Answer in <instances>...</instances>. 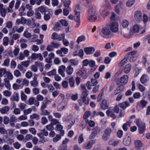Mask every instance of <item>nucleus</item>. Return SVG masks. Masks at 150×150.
Segmentation results:
<instances>
[{
	"label": "nucleus",
	"instance_id": "8fccbe9b",
	"mask_svg": "<svg viewBox=\"0 0 150 150\" xmlns=\"http://www.w3.org/2000/svg\"><path fill=\"white\" fill-rule=\"evenodd\" d=\"M80 71L81 72V75L83 76L84 79H86L87 77L86 72L84 70H81Z\"/></svg>",
	"mask_w": 150,
	"mask_h": 150
},
{
	"label": "nucleus",
	"instance_id": "9b49d317",
	"mask_svg": "<svg viewBox=\"0 0 150 150\" xmlns=\"http://www.w3.org/2000/svg\"><path fill=\"white\" fill-rule=\"evenodd\" d=\"M84 52L87 54H92L95 51V49L93 47H85L84 49Z\"/></svg>",
	"mask_w": 150,
	"mask_h": 150
},
{
	"label": "nucleus",
	"instance_id": "052dcab7",
	"mask_svg": "<svg viewBox=\"0 0 150 150\" xmlns=\"http://www.w3.org/2000/svg\"><path fill=\"white\" fill-rule=\"evenodd\" d=\"M46 50L48 51L51 52L54 49L52 45L50 44V45H49L47 46Z\"/></svg>",
	"mask_w": 150,
	"mask_h": 150
},
{
	"label": "nucleus",
	"instance_id": "20e7f679",
	"mask_svg": "<svg viewBox=\"0 0 150 150\" xmlns=\"http://www.w3.org/2000/svg\"><path fill=\"white\" fill-rule=\"evenodd\" d=\"M111 131V129L108 127L105 130L102 136V139L104 140L107 141L109 139Z\"/></svg>",
	"mask_w": 150,
	"mask_h": 150
},
{
	"label": "nucleus",
	"instance_id": "9d476101",
	"mask_svg": "<svg viewBox=\"0 0 150 150\" xmlns=\"http://www.w3.org/2000/svg\"><path fill=\"white\" fill-rule=\"evenodd\" d=\"M95 141L94 140L89 141L87 143L84 144L83 148L86 149H90L92 147L93 145L95 144Z\"/></svg>",
	"mask_w": 150,
	"mask_h": 150
},
{
	"label": "nucleus",
	"instance_id": "f704fd0d",
	"mask_svg": "<svg viewBox=\"0 0 150 150\" xmlns=\"http://www.w3.org/2000/svg\"><path fill=\"white\" fill-rule=\"evenodd\" d=\"M91 113L89 111H86L83 116V119H86L88 118L90 115Z\"/></svg>",
	"mask_w": 150,
	"mask_h": 150
},
{
	"label": "nucleus",
	"instance_id": "7c9ffc66",
	"mask_svg": "<svg viewBox=\"0 0 150 150\" xmlns=\"http://www.w3.org/2000/svg\"><path fill=\"white\" fill-rule=\"evenodd\" d=\"M88 94V92L87 90H86L85 91H83L81 95V98H86Z\"/></svg>",
	"mask_w": 150,
	"mask_h": 150
},
{
	"label": "nucleus",
	"instance_id": "b1692460",
	"mask_svg": "<svg viewBox=\"0 0 150 150\" xmlns=\"http://www.w3.org/2000/svg\"><path fill=\"white\" fill-rule=\"evenodd\" d=\"M66 71L68 75H70L72 74L73 71V69L70 65L66 68Z\"/></svg>",
	"mask_w": 150,
	"mask_h": 150
},
{
	"label": "nucleus",
	"instance_id": "4468645a",
	"mask_svg": "<svg viewBox=\"0 0 150 150\" xmlns=\"http://www.w3.org/2000/svg\"><path fill=\"white\" fill-rule=\"evenodd\" d=\"M124 87L122 85H120L115 90L114 93V95L115 96L122 92L124 91Z\"/></svg>",
	"mask_w": 150,
	"mask_h": 150
},
{
	"label": "nucleus",
	"instance_id": "7ed1b4c3",
	"mask_svg": "<svg viewBox=\"0 0 150 150\" xmlns=\"http://www.w3.org/2000/svg\"><path fill=\"white\" fill-rule=\"evenodd\" d=\"M128 77L127 75H124L121 77L120 79L116 78L115 80L116 81L117 84L119 85L120 83L125 84L127 82Z\"/></svg>",
	"mask_w": 150,
	"mask_h": 150
},
{
	"label": "nucleus",
	"instance_id": "3c124183",
	"mask_svg": "<svg viewBox=\"0 0 150 150\" xmlns=\"http://www.w3.org/2000/svg\"><path fill=\"white\" fill-rule=\"evenodd\" d=\"M82 101L86 105H87L89 103L88 98H81Z\"/></svg>",
	"mask_w": 150,
	"mask_h": 150
},
{
	"label": "nucleus",
	"instance_id": "6e6d98bb",
	"mask_svg": "<svg viewBox=\"0 0 150 150\" xmlns=\"http://www.w3.org/2000/svg\"><path fill=\"white\" fill-rule=\"evenodd\" d=\"M9 122V120L8 117L5 116L4 118V122L5 125H7L8 123Z\"/></svg>",
	"mask_w": 150,
	"mask_h": 150
},
{
	"label": "nucleus",
	"instance_id": "774afa93",
	"mask_svg": "<svg viewBox=\"0 0 150 150\" xmlns=\"http://www.w3.org/2000/svg\"><path fill=\"white\" fill-rule=\"evenodd\" d=\"M42 123L43 125H45L47 122L48 121L47 119L45 117H43L42 118Z\"/></svg>",
	"mask_w": 150,
	"mask_h": 150
},
{
	"label": "nucleus",
	"instance_id": "a878e982",
	"mask_svg": "<svg viewBox=\"0 0 150 150\" xmlns=\"http://www.w3.org/2000/svg\"><path fill=\"white\" fill-rule=\"evenodd\" d=\"M147 78L148 76L146 75L145 74L143 75L140 79L141 82L142 83L144 84L147 81Z\"/></svg>",
	"mask_w": 150,
	"mask_h": 150
},
{
	"label": "nucleus",
	"instance_id": "5fc2aeb1",
	"mask_svg": "<svg viewBox=\"0 0 150 150\" xmlns=\"http://www.w3.org/2000/svg\"><path fill=\"white\" fill-rule=\"evenodd\" d=\"M127 62V61L125 60V59H123L120 62L119 64V65L120 67H122L125 65Z\"/></svg>",
	"mask_w": 150,
	"mask_h": 150
},
{
	"label": "nucleus",
	"instance_id": "09e8293b",
	"mask_svg": "<svg viewBox=\"0 0 150 150\" xmlns=\"http://www.w3.org/2000/svg\"><path fill=\"white\" fill-rule=\"evenodd\" d=\"M46 128L47 130L49 131L53 130L54 129L53 125L51 123L50 125H48L46 126Z\"/></svg>",
	"mask_w": 150,
	"mask_h": 150
},
{
	"label": "nucleus",
	"instance_id": "69168bd1",
	"mask_svg": "<svg viewBox=\"0 0 150 150\" xmlns=\"http://www.w3.org/2000/svg\"><path fill=\"white\" fill-rule=\"evenodd\" d=\"M109 12L107 11H104L102 13V15L104 18L107 16Z\"/></svg>",
	"mask_w": 150,
	"mask_h": 150
},
{
	"label": "nucleus",
	"instance_id": "6ab92c4d",
	"mask_svg": "<svg viewBox=\"0 0 150 150\" xmlns=\"http://www.w3.org/2000/svg\"><path fill=\"white\" fill-rule=\"evenodd\" d=\"M122 3L120 2L118 4H117L115 7V11L118 14H119L120 9H122Z\"/></svg>",
	"mask_w": 150,
	"mask_h": 150
},
{
	"label": "nucleus",
	"instance_id": "ddd939ff",
	"mask_svg": "<svg viewBox=\"0 0 150 150\" xmlns=\"http://www.w3.org/2000/svg\"><path fill=\"white\" fill-rule=\"evenodd\" d=\"M52 12L50 10L48 11L47 12L45 13L44 16V20L46 21H48L52 16Z\"/></svg>",
	"mask_w": 150,
	"mask_h": 150
},
{
	"label": "nucleus",
	"instance_id": "ea45409f",
	"mask_svg": "<svg viewBox=\"0 0 150 150\" xmlns=\"http://www.w3.org/2000/svg\"><path fill=\"white\" fill-rule=\"evenodd\" d=\"M3 44L4 46H7L8 44V42L9 39L8 38L6 37H5L3 39Z\"/></svg>",
	"mask_w": 150,
	"mask_h": 150
},
{
	"label": "nucleus",
	"instance_id": "58836bf2",
	"mask_svg": "<svg viewBox=\"0 0 150 150\" xmlns=\"http://www.w3.org/2000/svg\"><path fill=\"white\" fill-rule=\"evenodd\" d=\"M61 138V136L59 135H57L56 137L53 139V141L54 142H56Z\"/></svg>",
	"mask_w": 150,
	"mask_h": 150
},
{
	"label": "nucleus",
	"instance_id": "680f3d73",
	"mask_svg": "<svg viewBox=\"0 0 150 150\" xmlns=\"http://www.w3.org/2000/svg\"><path fill=\"white\" fill-rule=\"evenodd\" d=\"M35 18L38 19H40L41 18V14L38 12H36L35 13Z\"/></svg>",
	"mask_w": 150,
	"mask_h": 150
},
{
	"label": "nucleus",
	"instance_id": "4c0bfd02",
	"mask_svg": "<svg viewBox=\"0 0 150 150\" xmlns=\"http://www.w3.org/2000/svg\"><path fill=\"white\" fill-rule=\"evenodd\" d=\"M93 132L95 133L96 134H97L99 133L100 131V129L99 127H96L93 129Z\"/></svg>",
	"mask_w": 150,
	"mask_h": 150
},
{
	"label": "nucleus",
	"instance_id": "5701e85b",
	"mask_svg": "<svg viewBox=\"0 0 150 150\" xmlns=\"http://www.w3.org/2000/svg\"><path fill=\"white\" fill-rule=\"evenodd\" d=\"M131 66L130 64H127L125 67L124 70V72L125 74L128 73L131 70Z\"/></svg>",
	"mask_w": 150,
	"mask_h": 150
},
{
	"label": "nucleus",
	"instance_id": "bf43d9fd",
	"mask_svg": "<svg viewBox=\"0 0 150 150\" xmlns=\"http://www.w3.org/2000/svg\"><path fill=\"white\" fill-rule=\"evenodd\" d=\"M56 73V70L53 69L52 71L47 73V74L49 76L54 75Z\"/></svg>",
	"mask_w": 150,
	"mask_h": 150
},
{
	"label": "nucleus",
	"instance_id": "aec40b11",
	"mask_svg": "<svg viewBox=\"0 0 150 150\" xmlns=\"http://www.w3.org/2000/svg\"><path fill=\"white\" fill-rule=\"evenodd\" d=\"M38 10L42 13L44 14L46 12H47L48 11L50 10L44 6H42L39 7Z\"/></svg>",
	"mask_w": 150,
	"mask_h": 150
},
{
	"label": "nucleus",
	"instance_id": "603ef678",
	"mask_svg": "<svg viewBox=\"0 0 150 150\" xmlns=\"http://www.w3.org/2000/svg\"><path fill=\"white\" fill-rule=\"evenodd\" d=\"M32 111V109L31 108H29L28 109L24 110V114L25 115H27L28 114L30 113Z\"/></svg>",
	"mask_w": 150,
	"mask_h": 150
},
{
	"label": "nucleus",
	"instance_id": "4d7b16f0",
	"mask_svg": "<svg viewBox=\"0 0 150 150\" xmlns=\"http://www.w3.org/2000/svg\"><path fill=\"white\" fill-rule=\"evenodd\" d=\"M67 145H61L59 147L58 150H67Z\"/></svg>",
	"mask_w": 150,
	"mask_h": 150
},
{
	"label": "nucleus",
	"instance_id": "338daca9",
	"mask_svg": "<svg viewBox=\"0 0 150 150\" xmlns=\"http://www.w3.org/2000/svg\"><path fill=\"white\" fill-rule=\"evenodd\" d=\"M32 136L30 134H27L25 136V139L26 141H28L29 140L32 139Z\"/></svg>",
	"mask_w": 150,
	"mask_h": 150
},
{
	"label": "nucleus",
	"instance_id": "79ce46f5",
	"mask_svg": "<svg viewBox=\"0 0 150 150\" xmlns=\"http://www.w3.org/2000/svg\"><path fill=\"white\" fill-rule=\"evenodd\" d=\"M69 62L72 65H76L78 64V62L75 60V59H72L70 60L69 61Z\"/></svg>",
	"mask_w": 150,
	"mask_h": 150
},
{
	"label": "nucleus",
	"instance_id": "c9c22d12",
	"mask_svg": "<svg viewBox=\"0 0 150 150\" xmlns=\"http://www.w3.org/2000/svg\"><path fill=\"white\" fill-rule=\"evenodd\" d=\"M128 22L127 20H124L122 21V25L123 27L126 28L128 26Z\"/></svg>",
	"mask_w": 150,
	"mask_h": 150
},
{
	"label": "nucleus",
	"instance_id": "f03ea898",
	"mask_svg": "<svg viewBox=\"0 0 150 150\" xmlns=\"http://www.w3.org/2000/svg\"><path fill=\"white\" fill-rule=\"evenodd\" d=\"M137 125L138 128L139 132L140 134H143L145 130V124L144 123L140 121L139 120H137Z\"/></svg>",
	"mask_w": 150,
	"mask_h": 150
},
{
	"label": "nucleus",
	"instance_id": "72a5a7b5",
	"mask_svg": "<svg viewBox=\"0 0 150 150\" xmlns=\"http://www.w3.org/2000/svg\"><path fill=\"white\" fill-rule=\"evenodd\" d=\"M60 35H58L56 33H52L51 38L53 40H57L59 38V37Z\"/></svg>",
	"mask_w": 150,
	"mask_h": 150
},
{
	"label": "nucleus",
	"instance_id": "13d9d810",
	"mask_svg": "<svg viewBox=\"0 0 150 150\" xmlns=\"http://www.w3.org/2000/svg\"><path fill=\"white\" fill-rule=\"evenodd\" d=\"M23 35L24 37L27 38H29L31 36L30 33L28 32L27 31L24 32Z\"/></svg>",
	"mask_w": 150,
	"mask_h": 150
},
{
	"label": "nucleus",
	"instance_id": "c85d7f7f",
	"mask_svg": "<svg viewBox=\"0 0 150 150\" xmlns=\"http://www.w3.org/2000/svg\"><path fill=\"white\" fill-rule=\"evenodd\" d=\"M85 39L86 38L84 36L81 35L78 38L76 42L78 44H79L80 42L84 41Z\"/></svg>",
	"mask_w": 150,
	"mask_h": 150
},
{
	"label": "nucleus",
	"instance_id": "1a4fd4ad",
	"mask_svg": "<svg viewBox=\"0 0 150 150\" xmlns=\"http://www.w3.org/2000/svg\"><path fill=\"white\" fill-rule=\"evenodd\" d=\"M91 85H90V81H88L86 84V86H87L88 89L89 90H90L91 89V86H96L98 83V82L97 80L93 79H91Z\"/></svg>",
	"mask_w": 150,
	"mask_h": 150
},
{
	"label": "nucleus",
	"instance_id": "0e129e2a",
	"mask_svg": "<svg viewBox=\"0 0 150 150\" xmlns=\"http://www.w3.org/2000/svg\"><path fill=\"white\" fill-rule=\"evenodd\" d=\"M32 142L34 144L36 145L37 144L38 140L37 138L34 137L32 138Z\"/></svg>",
	"mask_w": 150,
	"mask_h": 150
},
{
	"label": "nucleus",
	"instance_id": "dca6fc26",
	"mask_svg": "<svg viewBox=\"0 0 150 150\" xmlns=\"http://www.w3.org/2000/svg\"><path fill=\"white\" fill-rule=\"evenodd\" d=\"M130 104L127 101H125L119 104V106L120 107L124 110L126 108L129 106Z\"/></svg>",
	"mask_w": 150,
	"mask_h": 150
},
{
	"label": "nucleus",
	"instance_id": "0eeeda50",
	"mask_svg": "<svg viewBox=\"0 0 150 150\" xmlns=\"http://www.w3.org/2000/svg\"><path fill=\"white\" fill-rule=\"evenodd\" d=\"M134 18L135 21L138 23H140L142 19V13L139 11H136L134 14Z\"/></svg>",
	"mask_w": 150,
	"mask_h": 150
},
{
	"label": "nucleus",
	"instance_id": "a211bd4d",
	"mask_svg": "<svg viewBox=\"0 0 150 150\" xmlns=\"http://www.w3.org/2000/svg\"><path fill=\"white\" fill-rule=\"evenodd\" d=\"M54 57V54L53 53H50L48 55V57L45 59L46 62L51 63L52 62V59Z\"/></svg>",
	"mask_w": 150,
	"mask_h": 150
},
{
	"label": "nucleus",
	"instance_id": "423d86ee",
	"mask_svg": "<svg viewBox=\"0 0 150 150\" xmlns=\"http://www.w3.org/2000/svg\"><path fill=\"white\" fill-rule=\"evenodd\" d=\"M118 24L115 22L112 23L110 25V28L112 32L114 33L117 32L118 30Z\"/></svg>",
	"mask_w": 150,
	"mask_h": 150
},
{
	"label": "nucleus",
	"instance_id": "cd10ccee",
	"mask_svg": "<svg viewBox=\"0 0 150 150\" xmlns=\"http://www.w3.org/2000/svg\"><path fill=\"white\" fill-rule=\"evenodd\" d=\"M96 12V8L94 6L92 7L88 11V15H95Z\"/></svg>",
	"mask_w": 150,
	"mask_h": 150
},
{
	"label": "nucleus",
	"instance_id": "e433bc0d",
	"mask_svg": "<svg viewBox=\"0 0 150 150\" xmlns=\"http://www.w3.org/2000/svg\"><path fill=\"white\" fill-rule=\"evenodd\" d=\"M139 27L137 25H134L133 28V31L134 32L138 33L139 32Z\"/></svg>",
	"mask_w": 150,
	"mask_h": 150
},
{
	"label": "nucleus",
	"instance_id": "f257e3e1",
	"mask_svg": "<svg viewBox=\"0 0 150 150\" xmlns=\"http://www.w3.org/2000/svg\"><path fill=\"white\" fill-rule=\"evenodd\" d=\"M120 109L117 106H115L113 109H110L108 110L106 112V113L109 117H110L113 118L115 119L116 117V116L114 113V112L117 113H118L119 112Z\"/></svg>",
	"mask_w": 150,
	"mask_h": 150
},
{
	"label": "nucleus",
	"instance_id": "de8ad7c7",
	"mask_svg": "<svg viewBox=\"0 0 150 150\" xmlns=\"http://www.w3.org/2000/svg\"><path fill=\"white\" fill-rule=\"evenodd\" d=\"M26 106V105L24 103H20L19 104V107L22 110L25 109Z\"/></svg>",
	"mask_w": 150,
	"mask_h": 150
},
{
	"label": "nucleus",
	"instance_id": "bb28decb",
	"mask_svg": "<svg viewBox=\"0 0 150 150\" xmlns=\"http://www.w3.org/2000/svg\"><path fill=\"white\" fill-rule=\"evenodd\" d=\"M70 86L71 87H73L74 85L75 80L73 77H71L69 79V81Z\"/></svg>",
	"mask_w": 150,
	"mask_h": 150
},
{
	"label": "nucleus",
	"instance_id": "f3484780",
	"mask_svg": "<svg viewBox=\"0 0 150 150\" xmlns=\"http://www.w3.org/2000/svg\"><path fill=\"white\" fill-rule=\"evenodd\" d=\"M102 33L105 35H108L111 33V32L109 28L107 27H103L102 29Z\"/></svg>",
	"mask_w": 150,
	"mask_h": 150
},
{
	"label": "nucleus",
	"instance_id": "6e6552de",
	"mask_svg": "<svg viewBox=\"0 0 150 150\" xmlns=\"http://www.w3.org/2000/svg\"><path fill=\"white\" fill-rule=\"evenodd\" d=\"M30 58L33 60H36L38 58L40 61H42L43 59L40 53H33L31 56L29 57L28 59H29Z\"/></svg>",
	"mask_w": 150,
	"mask_h": 150
},
{
	"label": "nucleus",
	"instance_id": "c03bdc74",
	"mask_svg": "<svg viewBox=\"0 0 150 150\" xmlns=\"http://www.w3.org/2000/svg\"><path fill=\"white\" fill-rule=\"evenodd\" d=\"M138 55L132 56L130 58V61L131 62H133L135 61L137 59L138 57Z\"/></svg>",
	"mask_w": 150,
	"mask_h": 150
},
{
	"label": "nucleus",
	"instance_id": "393cba45",
	"mask_svg": "<svg viewBox=\"0 0 150 150\" xmlns=\"http://www.w3.org/2000/svg\"><path fill=\"white\" fill-rule=\"evenodd\" d=\"M88 19L92 21H95L97 19V17L95 15H88Z\"/></svg>",
	"mask_w": 150,
	"mask_h": 150
},
{
	"label": "nucleus",
	"instance_id": "c756f323",
	"mask_svg": "<svg viewBox=\"0 0 150 150\" xmlns=\"http://www.w3.org/2000/svg\"><path fill=\"white\" fill-rule=\"evenodd\" d=\"M30 117L31 119H35L37 120H38L40 119L39 116L36 113H34L33 114L30 116Z\"/></svg>",
	"mask_w": 150,
	"mask_h": 150
},
{
	"label": "nucleus",
	"instance_id": "37998d69",
	"mask_svg": "<svg viewBox=\"0 0 150 150\" xmlns=\"http://www.w3.org/2000/svg\"><path fill=\"white\" fill-rule=\"evenodd\" d=\"M35 100L34 98L31 97L29 99L28 101V103L29 105H31L34 104Z\"/></svg>",
	"mask_w": 150,
	"mask_h": 150
},
{
	"label": "nucleus",
	"instance_id": "f8f14e48",
	"mask_svg": "<svg viewBox=\"0 0 150 150\" xmlns=\"http://www.w3.org/2000/svg\"><path fill=\"white\" fill-rule=\"evenodd\" d=\"M131 138L129 136L125 137L123 140V144L125 146H129L131 143Z\"/></svg>",
	"mask_w": 150,
	"mask_h": 150
},
{
	"label": "nucleus",
	"instance_id": "2eb2a0df",
	"mask_svg": "<svg viewBox=\"0 0 150 150\" xmlns=\"http://www.w3.org/2000/svg\"><path fill=\"white\" fill-rule=\"evenodd\" d=\"M65 69V67L64 65H62L59 68L58 72L63 77H64L65 74L64 71Z\"/></svg>",
	"mask_w": 150,
	"mask_h": 150
},
{
	"label": "nucleus",
	"instance_id": "864d4df0",
	"mask_svg": "<svg viewBox=\"0 0 150 150\" xmlns=\"http://www.w3.org/2000/svg\"><path fill=\"white\" fill-rule=\"evenodd\" d=\"M31 85L34 87H37L38 84V82L37 81H32L30 82Z\"/></svg>",
	"mask_w": 150,
	"mask_h": 150
},
{
	"label": "nucleus",
	"instance_id": "4be33fe9",
	"mask_svg": "<svg viewBox=\"0 0 150 150\" xmlns=\"http://www.w3.org/2000/svg\"><path fill=\"white\" fill-rule=\"evenodd\" d=\"M9 110V107L8 106H6L2 108L0 110L1 112L3 114L7 113Z\"/></svg>",
	"mask_w": 150,
	"mask_h": 150
},
{
	"label": "nucleus",
	"instance_id": "a18cd8bd",
	"mask_svg": "<svg viewBox=\"0 0 150 150\" xmlns=\"http://www.w3.org/2000/svg\"><path fill=\"white\" fill-rule=\"evenodd\" d=\"M88 64L90 67L93 68L95 65V62L93 60H90L89 61Z\"/></svg>",
	"mask_w": 150,
	"mask_h": 150
},
{
	"label": "nucleus",
	"instance_id": "2f4dec72",
	"mask_svg": "<svg viewBox=\"0 0 150 150\" xmlns=\"http://www.w3.org/2000/svg\"><path fill=\"white\" fill-rule=\"evenodd\" d=\"M71 1L70 0L67 1L66 2H64V5L65 7H67V8L68 9L69 11H70L71 8L69 7V5L70 4Z\"/></svg>",
	"mask_w": 150,
	"mask_h": 150
},
{
	"label": "nucleus",
	"instance_id": "473e14b6",
	"mask_svg": "<svg viewBox=\"0 0 150 150\" xmlns=\"http://www.w3.org/2000/svg\"><path fill=\"white\" fill-rule=\"evenodd\" d=\"M19 94L18 93H14L13 95V101H18L19 100ZM12 101L13 100H12Z\"/></svg>",
	"mask_w": 150,
	"mask_h": 150
},
{
	"label": "nucleus",
	"instance_id": "49530a36",
	"mask_svg": "<svg viewBox=\"0 0 150 150\" xmlns=\"http://www.w3.org/2000/svg\"><path fill=\"white\" fill-rule=\"evenodd\" d=\"M62 85L64 88H66L68 87V83L67 81H63L62 83Z\"/></svg>",
	"mask_w": 150,
	"mask_h": 150
},
{
	"label": "nucleus",
	"instance_id": "a19ab883",
	"mask_svg": "<svg viewBox=\"0 0 150 150\" xmlns=\"http://www.w3.org/2000/svg\"><path fill=\"white\" fill-rule=\"evenodd\" d=\"M6 71V70L5 69H0V78L3 75L5 74Z\"/></svg>",
	"mask_w": 150,
	"mask_h": 150
},
{
	"label": "nucleus",
	"instance_id": "e2e57ef3",
	"mask_svg": "<svg viewBox=\"0 0 150 150\" xmlns=\"http://www.w3.org/2000/svg\"><path fill=\"white\" fill-rule=\"evenodd\" d=\"M20 37V35L18 34H15L13 35L11 37L12 38L13 40H16L18 39Z\"/></svg>",
	"mask_w": 150,
	"mask_h": 150
},
{
	"label": "nucleus",
	"instance_id": "39448f33",
	"mask_svg": "<svg viewBox=\"0 0 150 150\" xmlns=\"http://www.w3.org/2000/svg\"><path fill=\"white\" fill-rule=\"evenodd\" d=\"M135 149L137 150H143L144 149L143 144L139 140L135 141L134 142Z\"/></svg>",
	"mask_w": 150,
	"mask_h": 150
},
{
	"label": "nucleus",
	"instance_id": "412c9836",
	"mask_svg": "<svg viewBox=\"0 0 150 150\" xmlns=\"http://www.w3.org/2000/svg\"><path fill=\"white\" fill-rule=\"evenodd\" d=\"M100 106L101 108L103 110H105L108 108V105L107 103L106 100L104 99L102 100Z\"/></svg>",
	"mask_w": 150,
	"mask_h": 150
}]
</instances>
